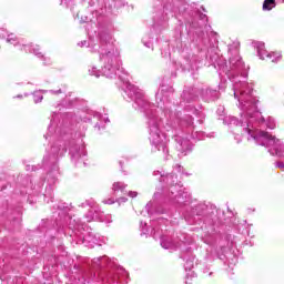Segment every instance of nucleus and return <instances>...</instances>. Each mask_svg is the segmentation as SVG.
I'll return each instance as SVG.
<instances>
[{
  "instance_id": "obj_3",
  "label": "nucleus",
  "mask_w": 284,
  "mask_h": 284,
  "mask_svg": "<svg viewBox=\"0 0 284 284\" xmlns=\"http://www.w3.org/2000/svg\"><path fill=\"white\" fill-rule=\"evenodd\" d=\"M260 136L266 139V141H274V135L270 134L267 131H260Z\"/></svg>"
},
{
  "instance_id": "obj_7",
  "label": "nucleus",
  "mask_w": 284,
  "mask_h": 284,
  "mask_svg": "<svg viewBox=\"0 0 284 284\" xmlns=\"http://www.w3.org/2000/svg\"><path fill=\"white\" fill-rule=\"evenodd\" d=\"M278 168H284V164H280Z\"/></svg>"
},
{
  "instance_id": "obj_1",
  "label": "nucleus",
  "mask_w": 284,
  "mask_h": 284,
  "mask_svg": "<svg viewBox=\"0 0 284 284\" xmlns=\"http://www.w3.org/2000/svg\"><path fill=\"white\" fill-rule=\"evenodd\" d=\"M276 8V0H264L263 10H272Z\"/></svg>"
},
{
  "instance_id": "obj_5",
  "label": "nucleus",
  "mask_w": 284,
  "mask_h": 284,
  "mask_svg": "<svg viewBox=\"0 0 284 284\" xmlns=\"http://www.w3.org/2000/svg\"><path fill=\"white\" fill-rule=\"evenodd\" d=\"M129 196H131V199H135V196H138V193L135 191H130Z\"/></svg>"
},
{
  "instance_id": "obj_2",
  "label": "nucleus",
  "mask_w": 284,
  "mask_h": 284,
  "mask_svg": "<svg viewBox=\"0 0 284 284\" xmlns=\"http://www.w3.org/2000/svg\"><path fill=\"white\" fill-rule=\"evenodd\" d=\"M33 101L34 103H41V101H43V92L42 91L33 92Z\"/></svg>"
},
{
  "instance_id": "obj_4",
  "label": "nucleus",
  "mask_w": 284,
  "mask_h": 284,
  "mask_svg": "<svg viewBox=\"0 0 284 284\" xmlns=\"http://www.w3.org/2000/svg\"><path fill=\"white\" fill-rule=\"evenodd\" d=\"M271 57H274V58H275V60H272L273 63L276 62V61H281V59H283V55H281L280 52H273V53L271 54Z\"/></svg>"
},
{
  "instance_id": "obj_8",
  "label": "nucleus",
  "mask_w": 284,
  "mask_h": 284,
  "mask_svg": "<svg viewBox=\"0 0 284 284\" xmlns=\"http://www.w3.org/2000/svg\"><path fill=\"white\" fill-rule=\"evenodd\" d=\"M7 42L10 43V39H7Z\"/></svg>"
},
{
  "instance_id": "obj_6",
  "label": "nucleus",
  "mask_w": 284,
  "mask_h": 284,
  "mask_svg": "<svg viewBox=\"0 0 284 284\" xmlns=\"http://www.w3.org/2000/svg\"><path fill=\"white\" fill-rule=\"evenodd\" d=\"M119 187H121V184H120V183L113 184V189H114V190H119Z\"/></svg>"
}]
</instances>
